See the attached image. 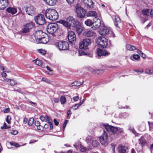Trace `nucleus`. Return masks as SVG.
Instances as JSON below:
<instances>
[{"label":"nucleus","mask_w":153,"mask_h":153,"mask_svg":"<svg viewBox=\"0 0 153 153\" xmlns=\"http://www.w3.org/2000/svg\"><path fill=\"white\" fill-rule=\"evenodd\" d=\"M60 22L68 28L69 27L71 26L73 27H76L80 23L79 21L76 20L73 17L71 16L68 17L66 21L62 20L60 21Z\"/></svg>","instance_id":"obj_1"},{"label":"nucleus","mask_w":153,"mask_h":153,"mask_svg":"<svg viewBox=\"0 0 153 153\" xmlns=\"http://www.w3.org/2000/svg\"><path fill=\"white\" fill-rule=\"evenodd\" d=\"M45 16L46 18L51 21L56 20L58 18V14L54 9H48L45 11Z\"/></svg>","instance_id":"obj_2"},{"label":"nucleus","mask_w":153,"mask_h":153,"mask_svg":"<svg viewBox=\"0 0 153 153\" xmlns=\"http://www.w3.org/2000/svg\"><path fill=\"white\" fill-rule=\"evenodd\" d=\"M100 34L102 35H106L109 34L112 37H114L115 35L112 30L110 28H108L106 26L102 27L99 31Z\"/></svg>","instance_id":"obj_3"},{"label":"nucleus","mask_w":153,"mask_h":153,"mask_svg":"<svg viewBox=\"0 0 153 153\" xmlns=\"http://www.w3.org/2000/svg\"><path fill=\"white\" fill-rule=\"evenodd\" d=\"M96 42L99 47L105 48L108 45V39L103 36L98 37L97 39Z\"/></svg>","instance_id":"obj_4"},{"label":"nucleus","mask_w":153,"mask_h":153,"mask_svg":"<svg viewBox=\"0 0 153 153\" xmlns=\"http://www.w3.org/2000/svg\"><path fill=\"white\" fill-rule=\"evenodd\" d=\"M55 45L60 50H66L69 47L68 43L65 41H59L56 43Z\"/></svg>","instance_id":"obj_5"},{"label":"nucleus","mask_w":153,"mask_h":153,"mask_svg":"<svg viewBox=\"0 0 153 153\" xmlns=\"http://www.w3.org/2000/svg\"><path fill=\"white\" fill-rule=\"evenodd\" d=\"M91 44L90 39H85L79 42V48L81 49H87L88 48V46L90 45Z\"/></svg>","instance_id":"obj_6"},{"label":"nucleus","mask_w":153,"mask_h":153,"mask_svg":"<svg viewBox=\"0 0 153 153\" xmlns=\"http://www.w3.org/2000/svg\"><path fill=\"white\" fill-rule=\"evenodd\" d=\"M58 27V25L57 23L49 24L47 27V31L48 33L53 34L57 31Z\"/></svg>","instance_id":"obj_7"},{"label":"nucleus","mask_w":153,"mask_h":153,"mask_svg":"<svg viewBox=\"0 0 153 153\" xmlns=\"http://www.w3.org/2000/svg\"><path fill=\"white\" fill-rule=\"evenodd\" d=\"M100 143L103 145L106 146L108 143V135L106 131H104L103 134L99 137Z\"/></svg>","instance_id":"obj_8"},{"label":"nucleus","mask_w":153,"mask_h":153,"mask_svg":"<svg viewBox=\"0 0 153 153\" xmlns=\"http://www.w3.org/2000/svg\"><path fill=\"white\" fill-rule=\"evenodd\" d=\"M103 126L109 133L111 134H115L117 131V128L110 126L108 124H104Z\"/></svg>","instance_id":"obj_9"},{"label":"nucleus","mask_w":153,"mask_h":153,"mask_svg":"<svg viewBox=\"0 0 153 153\" xmlns=\"http://www.w3.org/2000/svg\"><path fill=\"white\" fill-rule=\"evenodd\" d=\"M36 22L40 25H43L45 23V19L44 16L41 14H39L34 18Z\"/></svg>","instance_id":"obj_10"},{"label":"nucleus","mask_w":153,"mask_h":153,"mask_svg":"<svg viewBox=\"0 0 153 153\" xmlns=\"http://www.w3.org/2000/svg\"><path fill=\"white\" fill-rule=\"evenodd\" d=\"M76 11L77 16L79 17L83 18L85 17L86 11L83 8L77 6L76 8Z\"/></svg>","instance_id":"obj_11"},{"label":"nucleus","mask_w":153,"mask_h":153,"mask_svg":"<svg viewBox=\"0 0 153 153\" xmlns=\"http://www.w3.org/2000/svg\"><path fill=\"white\" fill-rule=\"evenodd\" d=\"M47 34L41 30H39L36 32L35 33V38L36 41H39L43 36H46Z\"/></svg>","instance_id":"obj_12"},{"label":"nucleus","mask_w":153,"mask_h":153,"mask_svg":"<svg viewBox=\"0 0 153 153\" xmlns=\"http://www.w3.org/2000/svg\"><path fill=\"white\" fill-rule=\"evenodd\" d=\"M67 37L69 42L71 43H74L76 41V37L73 31H70L68 33Z\"/></svg>","instance_id":"obj_13"},{"label":"nucleus","mask_w":153,"mask_h":153,"mask_svg":"<svg viewBox=\"0 0 153 153\" xmlns=\"http://www.w3.org/2000/svg\"><path fill=\"white\" fill-rule=\"evenodd\" d=\"M101 22L100 19L97 17H95L93 19L92 28L94 29L98 28L101 25Z\"/></svg>","instance_id":"obj_14"},{"label":"nucleus","mask_w":153,"mask_h":153,"mask_svg":"<svg viewBox=\"0 0 153 153\" xmlns=\"http://www.w3.org/2000/svg\"><path fill=\"white\" fill-rule=\"evenodd\" d=\"M34 27V24L32 22L26 24L24 26V28L22 32L26 33L29 31V30L33 28Z\"/></svg>","instance_id":"obj_15"},{"label":"nucleus","mask_w":153,"mask_h":153,"mask_svg":"<svg viewBox=\"0 0 153 153\" xmlns=\"http://www.w3.org/2000/svg\"><path fill=\"white\" fill-rule=\"evenodd\" d=\"M25 11L27 14L33 15L35 13V8L33 6H30L26 8Z\"/></svg>","instance_id":"obj_16"},{"label":"nucleus","mask_w":153,"mask_h":153,"mask_svg":"<svg viewBox=\"0 0 153 153\" xmlns=\"http://www.w3.org/2000/svg\"><path fill=\"white\" fill-rule=\"evenodd\" d=\"M97 53L99 56H108L110 54V53L105 50L98 49L97 51Z\"/></svg>","instance_id":"obj_17"},{"label":"nucleus","mask_w":153,"mask_h":153,"mask_svg":"<svg viewBox=\"0 0 153 153\" xmlns=\"http://www.w3.org/2000/svg\"><path fill=\"white\" fill-rule=\"evenodd\" d=\"M83 2L87 8L91 9L93 7V3L92 0H83Z\"/></svg>","instance_id":"obj_18"},{"label":"nucleus","mask_w":153,"mask_h":153,"mask_svg":"<svg viewBox=\"0 0 153 153\" xmlns=\"http://www.w3.org/2000/svg\"><path fill=\"white\" fill-rule=\"evenodd\" d=\"M8 4V0H0V9L4 10Z\"/></svg>","instance_id":"obj_19"},{"label":"nucleus","mask_w":153,"mask_h":153,"mask_svg":"<svg viewBox=\"0 0 153 153\" xmlns=\"http://www.w3.org/2000/svg\"><path fill=\"white\" fill-rule=\"evenodd\" d=\"M115 25L118 27H119L120 25L121 24V20L119 17L117 16H114Z\"/></svg>","instance_id":"obj_20"},{"label":"nucleus","mask_w":153,"mask_h":153,"mask_svg":"<svg viewBox=\"0 0 153 153\" xmlns=\"http://www.w3.org/2000/svg\"><path fill=\"white\" fill-rule=\"evenodd\" d=\"M7 12L9 13L12 15H14L17 12V10L16 8L13 7H9L6 9Z\"/></svg>","instance_id":"obj_21"},{"label":"nucleus","mask_w":153,"mask_h":153,"mask_svg":"<svg viewBox=\"0 0 153 153\" xmlns=\"http://www.w3.org/2000/svg\"><path fill=\"white\" fill-rule=\"evenodd\" d=\"M4 81L7 82L8 84L11 86L15 85L17 84L16 81L13 79L6 78L5 79Z\"/></svg>","instance_id":"obj_22"},{"label":"nucleus","mask_w":153,"mask_h":153,"mask_svg":"<svg viewBox=\"0 0 153 153\" xmlns=\"http://www.w3.org/2000/svg\"><path fill=\"white\" fill-rule=\"evenodd\" d=\"M47 4L50 6H53L55 5L57 0H43Z\"/></svg>","instance_id":"obj_23"},{"label":"nucleus","mask_w":153,"mask_h":153,"mask_svg":"<svg viewBox=\"0 0 153 153\" xmlns=\"http://www.w3.org/2000/svg\"><path fill=\"white\" fill-rule=\"evenodd\" d=\"M84 34L86 36L91 37L95 36V33L92 30H89L85 31Z\"/></svg>","instance_id":"obj_24"},{"label":"nucleus","mask_w":153,"mask_h":153,"mask_svg":"<svg viewBox=\"0 0 153 153\" xmlns=\"http://www.w3.org/2000/svg\"><path fill=\"white\" fill-rule=\"evenodd\" d=\"M39 41H37V42L39 43L46 44L49 41V39L47 35L46 36H43V37H42V39H41Z\"/></svg>","instance_id":"obj_25"},{"label":"nucleus","mask_w":153,"mask_h":153,"mask_svg":"<svg viewBox=\"0 0 153 153\" xmlns=\"http://www.w3.org/2000/svg\"><path fill=\"white\" fill-rule=\"evenodd\" d=\"M80 23L79 25H77L76 27V30L78 34L80 33L84 29V27L81 26L80 25Z\"/></svg>","instance_id":"obj_26"},{"label":"nucleus","mask_w":153,"mask_h":153,"mask_svg":"<svg viewBox=\"0 0 153 153\" xmlns=\"http://www.w3.org/2000/svg\"><path fill=\"white\" fill-rule=\"evenodd\" d=\"M118 150L120 153H126L127 149L125 146H120L118 148Z\"/></svg>","instance_id":"obj_27"},{"label":"nucleus","mask_w":153,"mask_h":153,"mask_svg":"<svg viewBox=\"0 0 153 153\" xmlns=\"http://www.w3.org/2000/svg\"><path fill=\"white\" fill-rule=\"evenodd\" d=\"M97 13L95 11H90L87 13V16L88 17H94L97 15Z\"/></svg>","instance_id":"obj_28"},{"label":"nucleus","mask_w":153,"mask_h":153,"mask_svg":"<svg viewBox=\"0 0 153 153\" xmlns=\"http://www.w3.org/2000/svg\"><path fill=\"white\" fill-rule=\"evenodd\" d=\"M40 119L42 121H49L51 120L50 118L47 115H46L45 117L41 116Z\"/></svg>","instance_id":"obj_29"},{"label":"nucleus","mask_w":153,"mask_h":153,"mask_svg":"<svg viewBox=\"0 0 153 153\" xmlns=\"http://www.w3.org/2000/svg\"><path fill=\"white\" fill-rule=\"evenodd\" d=\"M139 143L141 145V147L142 146L145 145L146 143V141L143 137H141L140 139L139 140Z\"/></svg>","instance_id":"obj_30"},{"label":"nucleus","mask_w":153,"mask_h":153,"mask_svg":"<svg viewBox=\"0 0 153 153\" xmlns=\"http://www.w3.org/2000/svg\"><path fill=\"white\" fill-rule=\"evenodd\" d=\"M126 47L127 50L130 51H134L136 49L134 46L129 44L127 45Z\"/></svg>","instance_id":"obj_31"},{"label":"nucleus","mask_w":153,"mask_h":153,"mask_svg":"<svg viewBox=\"0 0 153 153\" xmlns=\"http://www.w3.org/2000/svg\"><path fill=\"white\" fill-rule=\"evenodd\" d=\"M93 22L91 20L88 19L85 22V23L87 26H91L92 25Z\"/></svg>","instance_id":"obj_32"},{"label":"nucleus","mask_w":153,"mask_h":153,"mask_svg":"<svg viewBox=\"0 0 153 153\" xmlns=\"http://www.w3.org/2000/svg\"><path fill=\"white\" fill-rule=\"evenodd\" d=\"M60 100L61 104H65L66 101V98L64 96H62L61 97Z\"/></svg>","instance_id":"obj_33"},{"label":"nucleus","mask_w":153,"mask_h":153,"mask_svg":"<svg viewBox=\"0 0 153 153\" xmlns=\"http://www.w3.org/2000/svg\"><path fill=\"white\" fill-rule=\"evenodd\" d=\"M38 51L39 53L42 55H44L46 53V51L45 50L42 49H38Z\"/></svg>","instance_id":"obj_34"},{"label":"nucleus","mask_w":153,"mask_h":153,"mask_svg":"<svg viewBox=\"0 0 153 153\" xmlns=\"http://www.w3.org/2000/svg\"><path fill=\"white\" fill-rule=\"evenodd\" d=\"M145 72L148 74H151L153 73V68L146 69Z\"/></svg>","instance_id":"obj_35"},{"label":"nucleus","mask_w":153,"mask_h":153,"mask_svg":"<svg viewBox=\"0 0 153 153\" xmlns=\"http://www.w3.org/2000/svg\"><path fill=\"white\" fill-rule=\"evenodd\" d=\"M34 123V119L33 118H31L30 119L28 122V124L29 126H31Z\"/></svg>","instance_id":"obj_36"},{"label":"nucleus","mask_w":153,"mask_h":153,"mask_svg":"<svg viewBox=\"0 0 153 153\" xmlns=\"http://www.w3.org/2000/svg\"><path fill=\"white\" fill-rule=\"evenodd\" d=\"M142 12L144 15L147 16L149 13V10H143L142 11Z\"/></svg>","instance_id":"obj_37"},{"label":"nucleus","mask_w":153,"mask_h":153,"mask_svg":"<svg viewBox=\"0 0 153 153\" xmlns=\"http://www.w3.org/2000/svg\"><path fill=\"white\" fill-rule=\"evenodd\" d=\"M10 145L16 147L20 146L18 143L13 142H10Z\"/></svg>","instance_id":"obj_38"},{"label":"nucleus","mask_w":153,"mask_h":153,"mask_svg":"<svg viewBox=\"0 0 153 153\" xmlns=\"http://www.w3.org/2000/svg\"><path fill=\"white\" fill-rule=\"evenodd\" d=\"M92 144L93 146L94 147H97L99 144V143L96 140L93 141Z\"/></svg>","instance_id":"obj_39"},{"label":"nucleus","mask_w":153,"mask_h":153,"mask_svg":"<svg viewBox=\"0 0 153 153\" xmlns=\"http://www.w3.org/2000/svg\"><path fill=\"white\" fill-rule=\"evenodd\" d=\"M81 105L80 103H78L77 104H76L73 106V108L74 110H76L78 109V107Z\"/></svg>","instance_id":"obj_40"},{"label":"nucleus","mask_w":153,"mask_h":153,"mask_svg":"<svg viewBox=\"0 0 153 153\" xmlns=\"http://www.w3.org/2000/svg\"><path fill=\"white\" fill-rule=\"evenodd\" d=\"M33 61H35V63L36 65L39 66H40L42 65V62L41 61L39 60H33Z\"/></svg>","instance_id":"obj_41"},{"label":"nucleus","mask_w":153,"mask_h":153,"mask_svg":"<svg viewBox=\"0 0 153 153\" xmlns=\"http://www.w3.org/2000/svg\"><path fill=\"white\" fill-rule=\"evenodd\" d=\"M133 57L134 59L137 60L139 59L140 58V56L136 54H134L133 55Z\"/></svg>","instance_id":"obj_42"},{"label":"nucleus","mask_w":153,"mask_h":153,"mask_svg":"<svg viewBox=\"0 0 153 153\" xmlns=\"http://www.w3.org/2000/svg\"><path fill=\"white\" fill-rule=\"evenodd\" d=\"M148 124L149 127V130L150 131H152L153 130V123H150V122H148Z\"/></svg>","instance_id":"obj_43"},{"label":"nucleus","mask_w":153,"mask_h":153,"mask_svg":"<svg viewBox=\"0 0 153 153\" xmlns=\"http://www.w3.org/2000/svg\"><path fill=\"white\" fill-rule=\"evenodd\" d=\"M11 119V118L9 116H7V117L6 119V122L9 124H10L11 123V121H10V120Z\"/></svg>","instance_id":"obj_44"},{"label":"nucleus","mask_w":153,"mask_h":153,"mask_svg":"<svg viewBox=\"0 0 153 153\" xmlns=\"http://www.w3.org/2000/svg\"><path fill=\"white\" fill-rule=\"evenodd\" d=\"M42 81L47 83H50V81L45 78H42Z\"/></svg>","instance_id":"obj_45"},{"label":"nucleus","mask_w":153,"mask_h":153,"mask_svg":"<svg viewBox=\"0 0 153 153\" xmlns=\"http://www.w3.org/2000/svg\"><path fill=\"white\" fill-rule=\"evenodd\" d=\"M68 120H66L65 121L63 125V127H62L63 129V130H65V128L66 126V124L67 123H68Z\"/></svg>","instance_id":"obj_46"},{"label":"nucleus","mask_w":153,"mask_h":153,"mask_svg":"<svg viewBox=\"0 0 153 153\" xmlns=\"http://www.w3.org/2000/svg\"><path fill=\"white\" fill-rule=\"evenodd\" d=\"M48 124H49V126L50 128L49 129L50 130H51L53 128V126L52 123L50 122V121H48Z\"/></svg>","instance_id":"obj_47"},{"label":"nucleus","mask_w":153,"mask_h":153,"mask_svg":"<svg viewBox=\"0 0 153 153\" xmlns=\"http://www.w3.org/2000/svg\"><path fill=\"white\" fill-rule=\"evenodd\" d=\"M10 133L12 134L16 135L17 134L18 131L16 130H13L11 131Z\"/></svg>","instance_id":"obj_48"},{"label":"nucleus","mask_w":153,"mask_h":153,"mask_svg":"<svg viewBox=\"0 0 153 153\" xmlns=\"http://www.w3.org/2000/svg\"><path fill=\"white\" fill-rule=\"evenodd\" d=\"M75 82H76V84H75V86H80V85H81L82 83V82H81L78 81H75Z\"/></svg>","instance_id":"obj_49"},{"label":"nucleus","mask_w":153,"mask_h":153,"mask_svg":"<svg viewBox=\"0 0 153 153\" xmlns=\"http://www.w3.org/2000/svg\"><path fill=\"white\" fill-rule=\"evenodd\" d=\"M129 129L130 131H131L132 132V133H133L134 134H135V131L133 127H129Z\"/></svg>","instance_id":"obj_50"},{"label":"nucleus","mask_w":153,"mask_h":153,"mask_svg":"<svg viewBox=\"0 0 153 153\" xmlns=\"http://www.w3.org/2000/svg\"><path fill=\"white\" fill-rule=\"evenodd\" d=\"M140 53L141 56L143 58H145L146 57V55L143 53L142 51H140Z\"/></svg>","instance_id":"obj_51"},{"label":"nucleus","mask_w":153,"mask_h":153,"mask_svg":"<svg viewBox=\"0 0 153 153\" xmlns=\"http://www.w3.org/2000/svg\"><path fill=\"white\" fill-rule=\"evenodd\" d=\"M71 114V111L69 110L67 111V115H68V119L70 118Z\"/></svg>","instance_id":"obj_52"},{"label":"nucleus","mask_w":153,"mask_h":153,"mask_svg":"<svg viewBox=\"0 0 153 153\" xmlns=\"http://www.w3.org/2000/svg\"><path fill=\"white\" fill-rule=\"evenodd\" d=\"M79 99V97L78 96L74 97L73 98V100L75 101H77Z\"/></svg>","instance_id":"obj_53"},{"label":"nucleus","mask_w":153,"mask_h":153,"mask_svg":"<svg viewBox=\"0 0 153 153\" xmlns=\"http://www.w3.org/2000/svg\"><path fill=\"white\" fill-rule=\"evenodd\" d=\"M9 111L10 109L9 108H6L3 110V111L4 113H7Z\"/></svg>","instance_id":"obj_54"},{"label":"nucleus","mask_w":153,"mask_h":153,"mask_svg":"<svg viewBox=\"0 0 153 153\" xmlns=\"http://www.w3.org/2000/svg\"><path fill=\"white\" fill-rule=\"evenodd\" d=\"M37 127L38 129L40 130H42L43 129V127L42 126H40V125L39 126H37Z\"/></svg>","instance_id":"obj_55"},{"label":"nucleus","mask_w":153,"mask_h":153,"mask_svg":"<svg viewBox=\"0 0 153 153\" xmlns=\"http://www.w3.org/2000/svg\"><path fill=\"white\" fill-rule=\"evenodd\" d=\"M35 125L37 127L39 126L40 125V123L38 121H36L35 122Z\"/></svg>","instance_id":"obj_56"},{"label":"nucleus","mask_w":153,"mask_h":153,"mask_svg":"<svg viewBox=\"0 0 153 153\" xmlns=\"http://www.w3.org/2000/svg\"><path fill=\"white\" fill-rule=\"evenodd\" d=\"M91 137H88L86 139V141L87 142V143H89L91 142V141L90 140H91Z\"/></svg>","instance_id":"obj_57"},{"label":"nucleus","mask_w":153,"mask_h":153,"mask_svg":"<svg viewBox=\"0 0 153 153\" xmlns=\"http://www.w3.org/2000/svg\"><path fill=\"white\" fill-rule=\"evenodd\" d=\"M53 121L54 123V124L56 126H58L59 124V122L56 119H54L53 120Z\"/></svg>","instance_id":"obj_58"},{"label":"nucleus","mask_w":153,"mask_h":153,"mask_svg":"<svg viewBox=\"0 0 153 153\" xmlns=\"http://www.w3.org/2000/svg\"><path fill=\"white\" fill-rule=\"evenodd\" d=\"M135 71L138 73H141L143 72V70L142 69H141L140 70H137Z\"/></svg>","instance_id":"obj_59"},{"label":"nucleus","mask_w":153,"mask_h":153,"mask_svg":"<svg viewBox=\"0 0 153 153\" xmlns=\"http://www.w3.org/2000/svg\"><path fill=\"white\" fill-rule=\"evenodd\" d=\"M28 121V119L27 118L25 117L24 118L23 120V123L25 124H26Z\"/></svg>","instance_id":"obj_60"},{"label":"nucleus","mask_w":153,"mask_h":153,"mask_svg":"<svg viewBox=\"0 0 153 153\" xmlns=\"http://www.w3.org/2000/svg\"><path fill=\"white\" fill-rule=\"evenodd\" d=\"M117 131H118L119 133H120L122 132L123 131V130L122 128H117Z\"/></svg>","instance_id":"obj_61"},{"label":"nucleus","mask_w":153,"mask_h":153,"mask_svg":"<svg viewBox=\"0 0 153 153\" xmlns=\"http://www.w3.org/2000/svg\"><path fill=\"white\" fill-rule=\"evenodd\" d=\"M91 72H92V73L93 74H96V73L97 71H98V70H94V69H92V68H91Z\"/></svg>","instance_id":"obj_62"},{"label":"nucleus","mask_w":153,"mask_h":153,"mask_svg":"<svg viewBox=\"0 0 153 153\" xmlns=\"http://www.w3.org/2000/svg\"><path fill=\"white\" fill-rule=\"evenodd\" d=\"M85 53L84 52H83L82 51H79V56L84 55L85 54Z\"/></svg>","instance_id":"obj_63"},{"label":"nucleus","mask_w":153,"mask_h":153,"mask_svg":"<svg viewBox=\"0 0 153 153\" xmlns=\"http://www.w3.org/2000/svg\"><path fill=\"white\" fill-rule=\"evenodd\" d=\"M1 75L2 77H5L7 76L6 74L4 72H3L1 73Z\"/></svg>","instance_id":"obj_64"}]
</instances>
